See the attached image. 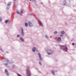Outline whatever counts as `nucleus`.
Returning a JSON list of instances; mask_svg holds the SVG:
<instances>
[{
  "mask_svg": "<svg viewBox=\"0 0 76 76\" xmlns=\"http://www.w3.org/2000/svg\"><path fill=\"white\" fill-rule=\"evenodd\" d=\"M26 72L27 76H31V72H30V69L29 67H27L26 69Z\"/></svg>",
  "mask_w": 76,
  "mask_h": 76,
  "instance_id": "1",
  "label": "nucleus"
},
{
  "mask_svg": "<svg viewBox=\"0 0 76 76\" xmlns=\"http://www.w3.org/2000/svg\"><path fill=\"white\" fill-rule=\"evenodd\" d=\"M46 51L48 52V55H51V54H54V51L52 50H51L49 49H48Z\"/></svg>",
  "mask_w": 76,
  "mask_h": 76,
  "instance_id": "2",
  "label": "nucleus"
},
{
  "mask_svg": "<svg viewBox=\"0 0 76 76\" xmlns=\"http://www.w3.org/2000/svg\"><path fill=\"white\" fill-rule=\"evenodd\" d=\"M61 50H64L66 52L67 51V48L66 46H65L64 45L61 46H60Z\"/></svg>",
  "mask_w": 76,
  "mask_h": 76,
  "instance_id": "3",
  "label": "nucleus"
},
{
  "mask_svg": "<svg viewBox=\"0 0 76 76\" xmlns=\"http://www.w3.org/2000/svg\"><path fill=\"white\" fill-rule=\"evenodd\" d=\"M21 34L22 37H24L25 36V33L23 32V27H22L21 28Z\"/></svg>",
  "mask_w": 76,
  "mask_h": 76,
  "instance_id": "4",
  "label": "nucleus"
},
{
  "mask_svg": "<svg viewBox=\"0 0 76 76\" xmlns=\"http://www.w3.org/2000/svg\"><path fill=\"white\" fill-rule=\"evenodd\" d=\"M38 54L39 55V58L40 59V61H42V57H41V54L40 53H38Z\"/></svg>",
  "mask_w": 76,
  "mask_h": 76,
  "instance_id": "5",
  "label": "nucleus"
},
{
  "mask_svg": "<svg viewBox=\"0 0 76 76\" xmlns=\"http://www.w3.org/2000/svg\"><path fill=\"white\" fill-rule=\"evenodd\" d=\"M4 61H7V64H5L6 66H7V65H8V63H9V60H6V59L5 58H4Z\"/></svg>",
  "mask_w": 76,
  "mask_h": 76,
  "instance_id": "6",
  "label": "nucleus"
},
{
  "mask_svg": "<svg viewBox=\"0 0 76 76\" xmlns=\"http://www.w3.org/2000/svg\"><path fill=\"white\" fill-rule=\"evenodd\" d=\"M5 72L6 75H7V76H9V72H8V71L7 70V69H6L5 70Z\"/></svg>",
  "mask_w": 76,
  "mask_h": 76,
  "instance_id": "7",
  "label": "nucleus"
},
{
  "mask_svg": "<svg viewBox=\"0 0 76 76\" xmlns=\"http://www.w3.org/2000/svg\"><path fill=\"white\" fill-rule=\"evenodd\" d=\"M28 23L29 25V26H30L31 27L33 26V24H32V23H31L30 21L28 22Z\"/></svg>",
  "mask_w": 76,
  "mask_h": 76,
  "instance_id": "8",
  "label": "nucleus"
},
{
  "mask_svg": "<svg viewBox=\"0 0 76 76\" xmlns=\"http://www.w3.org/2000/svg\"><path fill=\"white\" fill-rule=\"evenodd\" d=\"M12 4V2H9L7 4V6H10V5Z\"/></svg>",
  "mask_w": 76,
  "mask_h": 76,
  "instance_id": "9",
  "label": "nucleus"
},
{
  "mask_svg": "<svg viewBox=\"0 0 76 76\" xmlns=\"http://www.w3.org/2000/svg\"><path fill=\"white\" fill-rule=\"evenodd\" d=\"M32 50L33 52H35L36 51V48L35 47H33Z\"/></svg>",
  "mask_w": 76,
  "mask_h": 76,
  "instance_id": "10",
  "label": "nucleus"
},
{
  "mask_svg": "<svg viewBox=\"0 0 76 76\" xmlns=\"http://www.w3.org/2000/svg\"><path fill=\"white\" fill-rule=\"evenodd\" d=\"M20 41H22V42H24V39H23V38H22V37H20Z\"/></svg>",
  "mask_w": 76,
  "mask_h": 76,
  "instance_id": "11",
  "label": "nucleus"
},
{
  "mask_svg": "<svg viewBox=\"0 0 76 76\" xmlns=\"http://www.w3.org/2000/svg\"><path fill=\"white\" fill-rule=\"evenodd\" d=\"M38 22H39L41 26H43V24H42V23L41 22V21H40V20L39 21V20H38Z\"/></svg>",
  "mask_w": 76,
  "mask_h": 76,
  "instance_id": "12",
  "label": "nucleus"
},
{
  "mask_svg": "<svg viewBox=\"0 0 76 76\" xmlns=\"http://www.w3.org/2000/svg\"><path fill=\"white\" fill-rule=\"evenodd\" d=\"M24 12V10L23 9H21L20 11V13L22 14H23V12Z\"/></svg>",
  "mask_w": 76,
  "mask_h": 76,
  "instance_id": "13",
  "label": "nucleus"
},
{
  "mask_svg": "<svg viewBox=\"0 0 76 76\" xmlns=\"http://www.w3.org/2000/svg\"><path fill=\"white\" fill-rule=\"evenodd\" d=\"M63 6H66L67 5V4L66 3V1H64V2L63 3Z\"/></svg>",
  "mask_w": 76,
  "mask_h": 76,
  "instance_id": "14",
  "label": "nucleus"
},
{
  "mask_svg": "<svg viewBox=\"0 0 76 76\" xmlns=\"http://www.w3.org/2000/svg\"><path fill=\"white\" fill-rule=\"evenodd\" d=\"M58 41H61V37H59L57 39Z\"/></svg>",
  "mask_w": 76,
  "mask_h": 76,
  "instance_id": "15",
  "label": "nucleus"
},
{
  "mask_svg": "<svg viewBox=\"0 0 76 76\" xmlns=\"http://www.w3.org/2000/svg\"><path fill=\"white\" fill-rule=\"evenodd\" d=\"M61 34H62V35H64V34H65V32H64V31H62L61 33Z\"/></svg>",
  "mask_w": 76,
  "mask_h": 76,
  "instance_id": "16",
  "label": "nucleus"
},
{
  "mask_svg": "<svg viewBox=\"0 0 76 76\" xmlns=\"http://www.w3.org/2000/svg\"><path fill=\"white\" fill-rule=\"evenodd\" d=\"M52 73L53 75H55V72L54 71H52Z\"/></svg>",
  "mask_w": 76,
  "mask_h": 76,
  "instance_id": "17",
  "label": "nucleus"
},
{
  "mask_svg": "<svg viewBox=\"0 0 76 76\" xmlns=\"http://www.w3.org/2000/svg\"><path fill=\"white\" fill-rule=\"evenodd\" d=\"M10 6H7V10H9V9H10Z\"/></svg>",
  "mask_w": 76,
  "mask_h": 76,
  "instance_id": "18",
  "label": "nucleus"
},
{
  "mask_svg": "<svg viewBox=\"0 0 76 76\" xmlns=\"http://www.w3.org/2000/svg\"><path fill=\"white\" fill-rule=\"evenodd\" d=\"M17 14H18V15H19V14H20V12H19L18 11H17Z\"/></svg>",
  "mask_w": 76,
  "mask_h": 76,
  "instance_id": "19",
  "label": "nucleus"
},
{
  "mask_svg": "<svg viewBox=\"0 0 76 76\" xmlns=\"http://www.w3.org/2000/svg\"><path fill=\"white\" fill-rule=\"evenodd\" d=\"M25 26L26 27L28 26V23H25Z\"/></svg>",
  "mask_w": 76,
  "mask_h": 76,
  "instance_id": "20",
  "label": "nucleus"
},
{
  "mask_svg": "<svg viewBox=\"0 0 76 76\" xmlns=\"http://www.w3.org/2000/svg\"><path fill=\"white\" fill-rule=\"evenodd\" d=\"M39 64H40V65H41V66H42V64H41V62H39Z\"/></svg>",
  "mask_w": 76,
  "mask_h": 76,
  "instance_id": "21",
  "label": "nucleus"
},
{
  "mask_svg": "<svg viewBox=\"0 0 76 76\" xmlns=\"http://www.w3.org/2000/svg\"><path fill=\"white\" fill-rule=\"evenodd\" d=\"M45 36H46V38H47V39H48V35H46Z\"/></svg>",
  "mask_w": 76,
  "mask_h": 76,
  "instance_id": "22",
  "label": "nucleus"
},
{
  "mask_svg": "<svg viewBox=\"0 0 76 76\" xmlns=\"http://www.w3.org/2000/svg\"><path fill=\"white\" fill-rule=\"evenodd\" d=\"M57 31H55L54 32V34H57Z\"/></svg>",
  "mask_w": 76,
  "mask_h": 76,
  "instance_id": "23",
  "label": "nucleus"
},
{
  "mask_svg": "<svg viewBox=\"0 0 76 76\" xmlns=\"http://www.w3.org/2000/svg\"><path fill=\"white\" fill-rule=\"evenodd\" d=\"M7 22H8V20H5V23H7Z\"/></svg>",
  "mask_w": 76,
  "mask_h": 76,
  "instance_id": "24",
  "label": "nucleus"
},
{
  "mask_svg": "<svg viewBox=\"0 0 76 76\" xmlns=\"http://www.w3.org/2000/svg\"><path fill=\"white\" fill-rule=\"evenodd\" d=\"M8 23H10V22H11V21L10 20H8Z\"/></svg>",
  "mask_w": 76,
  "mask_h": 76,
  "instance_id": "25",
  "label": "nucleus"
},
{
  "mask_svg": "<svg viewBox=\"0 0 76 76\" xmlns=\"http://www.w3.org/2000/svg\"><path fill=\"white\" fill-rule=\"evenodd\" d=\"M35 3H36V0H32Z\"/></svg>",
  "mask_w": 76,
  "mask_h": 76,
  "instance_id": "26",
  "label": "nucleus"
},
{
  "mask_svg": "<svg viewBox=\"0 0 76 76\" xmlns=\"http://www.w3.org/2000/svg\"><path fill=\"white\" fill-rule=\"evenodd\" d=\"M2 21V19H1V18L0 17V22H1Z\"/></svg>",
  "mask_w": 76,
  "mask_h": 76,
  "instance_id": "27",
  "label": "nucleus"
},
{
  "mask_svg": "<svg viewBox=\"0 0 76 76\" xmlns=\"http://www.w3.org/2000/svg\"><path fill=\"white\" fill-rule=\"evenodd\" d=\"M17 74L18 75V76H22V75L18 73H17Z\"/></svg>",
  "mask_w": 76,
  "mask_h": 76,
  "instance_id": "28",
  "label": "nucleus"
},
{
  "mask_svg": "<svg viewBox=\"0 0 76 76\" xmlns=\"http://www.w3.org/2000/svg\"><path fill=\"white\" fill-rule=\"evenodd\" d=\"M19 37H20V35H17V37L18 38H19Z\"/></svg>",
  "mask_w": 76,
  "mask_h": 76,
  "instance_id": "29",
  "label": "nucleus"
},
{
  "mask_svg": "<svg viewBox=\"0 0 76 76\" xmlns=\"http://www.w3.org/2000/svg\"><path fill=\"white\" fill-rule=\"evenodd\" d=\"M15 3H16L15 2H14V5H15V6H16Z\"/></svg>",
  "mask_w": 76,
  "mask_h": 76,
  "instance_id": "30",
  "label": "nucleus"
},
{
  "mask_svg": "<svg viewBox=\"0 0 76 76\" xmlns=\"http://www.w3.org/2000/svg\"><path fill=\"white\" fill-rule=\"evenodd\" d=\"M63 35L62 34H61L60 35V37H63Z\"/></svg>",
  "mask_w": 76,
  "mask_h": 76,
  "instance_id": "31",
  "label": "nucleus"
},
{
  "mask_svg": "<svg viewBox=\"0 0 76 76\" xmlns=\"http://www.w3.org/2000/svg\"><path fill=\"white\" fill-rule=\"evenodd\" d=\"M72 45H75V43H72Z\"/></svg>",
  "mask_w": 76,
  "mask_h": 76,
  "instance_id": "32",
  "label": "nucleus"
},
{
  "mask_svg": "<svg viewBox=\"0 0 76 76\" xmlns=\"http://www.w3.org/2000/svg\"><path fill=\"white\" fill-rule=\"evenodd\" d=\"M1 50L2 52H3V50H2V49H1Z\"/></svg>",
  "mask_w": 76,
  "mask_h": 76,
  "instance_id": "33",
  "label": "nucleus"
},
{
  "mask_svg": "<svg viewBox=\"0 0 76 76\" xmlns=\"http://www.w3.org/2000/svg\"><path fill=\"white\" fill-rule=\"evenodd\" d=\"M6 53H9V52H8V51H6Z\"/></svg>",
  "mask_w": 76,
  "mask_h": 76,
  "instance_id": "34",
  "label": "nucleus"
},
{
  "mask_svg": "<svg viewBox=\"0 0 76 76\" xmlns=\"http://www.w3.org/2000/svg\"><path fill=\"white\" fill-rule=\"evenodd\" d=\"M20 15H21V16H22V14H20Z\"/></svg>",
  "mask_w": 76,
  "mask_h": 76,
  "instance_id": "35",
  "label": "nucleus"
},
{
  "mask_svg": "<svg viewBox=\"0 0 76 76\" xmlns=\"http://www.w3.org/2000/svg\"><path fill=\"white\" fill-rule=\"evenodd\" d=\"M41 4H42V2H41Z\"/></svg>",
  "mask_w": 76,
  "mask_h": 76,
  "instance_id": "36",
  "label": "nucleus"
},
{
  "mask_svg": "<svg viewBox=\"0 0 76 76\" xmlns=\"http://www.w3.org/2000/svg\"><path fill=\"white\" fill-rule=\"evenodd\" d=\"M30 15H32V14H30Z\"/></svg>",
  "mask_w": 76,
  "mask_h": 76,
  "instance_id": "37",
  "label": "nucleus"
},
{
  "mask_svg": "<svg viewBox=\"0 0 76 76\" xmlns=\"http://www.w3.org/2000/svg\"><path fill=\"white\" fill-rule=\"evenodd\" d=\"M69 37H68V39H69Z\"/></svg>",
  "mask_w": 76,
  "mask_h": 76,
  "instance_id": "38",
  "label": "nucleus"
},
{
  "mask_svg": "<svg viewBox=\"0 0 76 76\" xmlns=\"http://www.w3.org/2000/svg\"><path fill=\"white\" fill-rule=\"evenodd\" d=\"M36 6H37V4H36Z\"/></svg>",
  "mask_w": 76,
  "mask_h": 76,
  "instance_id": "39",
  "label": "nucleus"
},
{
  "mask_svg": "<svg viewBox=\"0 0 76 76\" xmlns=\"http://www.w3.org/2000/svg\"><path fill=\"white\" fill-rule=\"evenodd\" d=\"M65 24L66 25V23Z\"/></svg>",
  "mask_w": 76,
  "mask_h": 76,
  "instance_id": "40",
  "label": "nucleus"
},
{
  "mask_svg": "<svg viewBox=\"0 0 76 76\" xmlns=\"http://www.w3.org/2000/svg\"><path fill=\"white\" fill-rule=\"evenodd\" d=\"M30 0V1H31V0Z\"/></svg>",
  "mask_w": 76,
  "mask_h": 76,
  "instance_id": "41",
  "label": "nucleus"
},
{
  "mask_svg": "<svg viewBox=\"0 0 76 76\" xmlns=\"http://www.w3.org/2000/svg\"><path fill=\"white\" fill-rule=\"evenodd\" d=\"M29 3H30V2H29Z\"/></svg>",
  "mask_w": 76,
  "mask_h": 76,
  "instance_id": "42",
  "label": "nucleus"
}]
</instances>
